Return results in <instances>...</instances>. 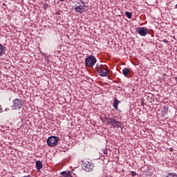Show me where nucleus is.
Returning a JSON list of instances; mask_svg holds the SVG:
<instances>
[{"mask_svg":"<svg viewBox=\"0 0 177 177\" xmlns=\"http://www.w3.org/2000/svg\"><path fill=\"white\" fill-rule=\"evenodd\" d=\"M120 102H120L117 97L113 98V107L115 110H117V111H118V104H120Z\"/></svg>","mask_w":177,"mask_h":177,"instance_id":"9","label":"nucleus"},{"mask_svg":"<svg viewBox=\"0 0 177 177\" xmlns=\"http://www.w3.org/2000/svg\"><path fill=\"white\" fill-rule=\"evenodd\" d=\"M48 4L47 3H45L43 6L44 10H46L48 9Z\"/></svg>","mask_w":177,"mask_h":177,"instance_id":"16","label":"nucleus"},{"mask_svg":"<svg viewBox=\"0 0 177 177\" xmlns=\"http://www.w3.org/2000/svg\"><path fill=\"white\" fill-rule=\"evenodd\" d=\"M62 177H73L70 171H62L60 173Z\"/></svg>","mask_w":177,"mask_h":177,"instance_id":"12","label":"nucleus"},{"mask_svg":"<svg viewBox=\"0 0 177 177\" xmlns=\"http://www.w3.org/2000/svg\"><path fill=\"white\" fill-rule=\"evenodd\" d=\"M97 71L100 77H107V74H109L107 66H102L99 64H97Z\"/></svg>","mask_w":177,"mask_h":177,"instance_id":"2","label":"nucleus"},{"mask_svg":"<svg viewBox=\"0 0 177 177\" xmlns=\"http://www.w3.org/2000/svg\"><path fill=\"white\" fill-rule=\"evenodd\" d=\"M104 153L107 154V151H104Z\"/></svg>","mask_w":177,"mask_h":177,"instance_id":"20","label":"nucleus"},{"mask_svg":"<svg viewBox=\"0 0 177 177\" xmlns=\"http://www.w3.org/2000/svg\"><path fill=\"white\" fill-rule=\"evenodd\" d=\"M23 107V100L16 98L12 101V110H20Z\"/></svg>","mask_w":177,"mask_h":177,"instance_id":"3","label":"nucleus"},{"mask_svg":"<svg viewBox=\"0 0 177 177\" xmlns=\"http://www.w3.org/2000/svg\"><path fill=\"white\" fill-rule=\"evenodd\" d=\"M162 42H164L165 44H168V40H167V39H163Z\"/></svg>","mask_w":177,"mask_h":177,"instance_id":"18","label":"nucleus"},{"mask_svg":"<svg viewBox=\"0 0 177 177\" xmlns=\"http://www.w3.org/2000/svg\"><path fill=\"white\" fill-rule=\"evenodd\" d=\"M82 3L84 4L83 6L84 8H87L86 5H85V2L81 1Z\"/></svg>","mask_w":177,"mask_h":177,"instance_id":"19","label":"nucleus"},{"mask_svg":"<svg viewBox=\"0 0 177 177\" xmlns=\"http://www.w3.org/2000/svg\"><path fill=\"white\" fill-rule=\"evenodd\" d=\"M96 57L93 55H88L85 59V65L87 67H93L94 64H96Z\"/></svg>","mask_w":177,"mask_h":177,"instance_id":"4","label":"nucleus"},{"mask_svg":"<svg viewBox=\"0 0 177 177\" xmlns=\"http://www.w3.org/2000/svg\"><path fill=\"white\" fill-rule=\"evenodd\" d=\"M136 31L138 34H140L141 37H146L147 34H149V29L145 28L138 27L136 28Z\"/></svg>","mask_w":177,"mask_h":177,"instance_id":"7","label":"nucleus"},{"mask_svg":"<svg viewBox=\"0 0 177 177\" xmlns=\"http://www.w3.org/2000/svg\"><path fill=\"white\" fill-rule=\"evenodd\" d=\"M82 165L84 167L86 172H92L93 171V168H95V163L92 161L83 162Z\"/></svg>","mask_w":177,"mask_h":177,"instance_id":"5","label":"nucleus"},{"mask_svg":"<svg viewBox=\"0 0 177 177\" xmlns=\"http://www.w3.org/2000/svg\"><path fill=\"white\" fill-rule=\"evenodd\" d=\"M75 12H76V13H79V15H82V13H84V12H85V7H84V6H78V5H75Z\"/></svg>","mask_w":177,"mask_h":177,"instance_id":"8","label":"nucleus"},{"mask_svg":"<svg viewBox=\"0 0 177 177\" xmlns=\"http://www.w3.org/2000/svg\"><path fill=\"white\" fill-rule=\"evenodd\" d=\"M168 109L169 107L167 106H163V113L164 114H167L168 113Z\"/></svg>","mask_w":177,"mask_h":177,"instance_id":"15","label":"nucleus"},{"mask_svg":"<svg viewBox=\"0 0 177 177\" xmlns=\"http://www.w3.org/2000/svg\"><path fill=\"white\" fill-rule=\"evenodd\" d=\"M8 110H9V109H6V111H8Z\"/></svg>","mask_w":177,"mask_h":177,"instance_id":"22","label":"nucleus"},{"mask_svg":"<svg viewBox=\"0 0 177 177\" xmlns=\"http://www.w3.org/2000/svg\"><path fill=\"white\" fill-rule=\"evenodd\" d=\"M59 1H64V0H59Z\"/></svg>","mask_w":177,"mask_h":177,"instance_id":"23","label":"nucleus"},{"mask_svg":"<svg viewBox=\"0 0 177 177\" xmlns=\"http://www.w3.org/2000/svg\"><path fill=\"white\" fill-rule=\"evenodd\" d=\"M122 74L124 77H128V75L129 74V69L128 68H124L122 70Z\"/></svg>","mask_w":177,"mask_h":177,"instance_id":"13","label":"nucleus"},{"mask_svg":"<svg viewBox=\"0 0 177 177\" xmlns=\"http://www.w3.org/2000/svg\"><path fill=\"white\" fill-rule=\"evenodd\" d=\"M104 120L106 121L108 125H111L113 128H122V123L114 119V118L104 117Z\"/></svg>","mask_w":177,"mask_h":177,"instance_id":"1","label":"nucleus"},{"mask_svg":"<svg viewBox=\"0 0 177 177\" xmlns=\"http://www.w3.org/2000/svg\"><path fill=\"white\" fill-rule=\"evenodd\" d=\"M36 168L37 171H41V169H42V162H41L40 160L36 161Z\"/></svg>","mask_w":177,"mask_h":177,"instance_id":"11","label":"nucleus"},{"mask_svg":"<svg viewBox=\"0 0 177 177\" xmlns=\"http://www.w3.org/2000/svg\"><path fill=\"white\" fill-rule=\"evenodd\" d=\"M125 15L127 16V17H128V19H132V13L126 11Z\"/></svg>","mask_w":177,"mask_h":177,"instance_id":"14","label":"nucleus"},{"mask_svg":"<svg viewBox=\"0 0 177 177\" xmlns=\"http://www.w3.org/2000/svg\"><path fill=\"white\" fill-rule=\"evenodd\" d=\"M47 145L50 147H55L57 145V138L56 136H50L47 139Z\"/></svg>","mask_w":177,"mask_h":177,"instance_id":"6","label":"nucleus"},{"mask_svg":"<svg viewBox=\"0 0 177 177\" xmlns=\"http://www.w3.org/2000/svg\"><path fill=\"white\" fill-rule=\"evenodd\" d=\"M6 50V47L5 46L2 45L0 43V56H3V55H5Z\"/></svg>","mask_w":177,"mask_h":177,"instance_id":"10","label":"nucleus"},{"mask_svg":"<svg viewBox=\"0 0 177 177\" xmlns=\"http://www.w3.org/2000/svg\"><path fill=\"white\" fill-rule=\"evenodd\" d=\"M175 9H177V4L175 6Z\"/></svg>","mask_w":177,"mask_h":177,"instance_id":"21","label":"nucleus"},{"mask_svg":"<svg viewBox=\"0 0 177 177\" xmlns=\"http://www.w3.org/2000/svg\"><path fill=\"white\" fill-rule=\"evenodd\" d=\"M131 176H136V172L135 171H131Z\"/></svg>","mask_w":177,"mask_h":177,"instance_id":"17","label":"nucleus"}]
</instances>
